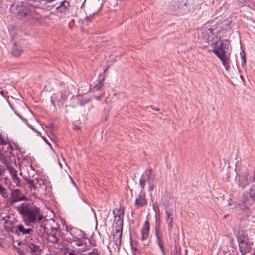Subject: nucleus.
I'll use <instances>...</instances> for the list:
<instances>
[{
    "mask_svg": "<svg viewBox=\"0 0 255 255\" xmlns=\"http://www.w3.org/2000/svg\"><path fill=\"white\" fill-rule=\"evenodd\" d=\"M16 208L27 226L34 223L37 220L41 221L43 219V217L39 214V209L30 202H24L17 206Z\"/></svg>",
    "mask_w": 255,
    "mask_h": 255,
    "instance_id": "nucleus-1",
    "label": "nucleus"
},
{
    "mask_svg": "<svg viewBox=\"0 0 255 255\" xmlns=\"http://www.w3.org/2000/svg\"><path fill=\"white\" fill-rule=\"evenodd\" d=\"M68 232L71 236L67 239L71 247V249H68L69 251L84 252L88 250V246L86 242L87 238L84 232L77 228H71Z\"/></svg>",
    "mask_w": 255,
    "mask_h": 255,
    "instance_id": "nucleus-2",
    "label": "nucleus"
},
{
    "mask_svg": "<svg viewBox=\"0 0 255 255\" xmlns=\"http://www.w3.org/2000/svg\"><path fill=\"white\" fill-rule=\"evenodd\" d=\"M214 46L213 52L221 59L225 68L227 70L229 68V57L231 51L229 41L227 40L217 41Z\"/></svg>",
    "mask_w": 255,
    "mask_h": 255,
    "instance_id": "nucleus-3",
    "label": "nucleus"
},
{
    "mask_svg": "<svg viewBox=\"0 0 255 255\" xmlns=\"http://www.w3.org/2000/svg\"><path fill=\"white\" fill-rule=\"evenodd\" d=\"M124 213V209L123 207L115 208L113 211L114 216V223L115 224L114 238V242L117 246H120L121 243Z\"/></svg>",
    "mask_w": 255,
    "mask_h": 255,
    "instance_id": "nucleus-4",
    "label": "nucleus"
},
{
    "mask_svg": "<svg viewBox=\"0 0 255 255\" xmlns=\"http://www.w3.org/2000/svg\"><path fill=\"white\" fill-rule=\"evenodd\" d=\"M41 242L35 236H28L25 240V250L30 255H41Z\"/></svg>",
    "mask_w": 255,
    "mask_h": 255,
    "instance_id": "nucleus-5",
    "label": "nucleus"
},
{
    "mask_svg": "<svg viewBox=\"0 0 255 255\" xmlns=\"http://www.w3.org/2000/svg\"><path fill=\"white\" fill-rule=\"evenodd\" d=\"M192 0H173L170 4V9L183 14L189 11L192 4Z\"/></svg>",
    "mask_w": 255,
    "mask_h": 255,
    "instance_id": "nucleus-6",
    "label": "nucleus"
},
{
    "mask_svg": "<svg viewBox=\"0 0 255 255\" xmlns=\"http://www.w3.org/2000/svg\"><path fill=\"white\" fill-rule=\"evenodd\" d=\"M160 223L156 222L155 235L157 239V243L159 246L163 255H166L164 245L168 243V240L163 233L159 230Z\"/></svg>",
    "mask_w": 255,
    "mask_h": 255,
    "instance_id": "nucleus-7",
    "label": "nucleus"
},
{
    "mask_svg": "<svg viewBox=\"0 0 255 255\" xmlns=\"http://www.w3.org/2000/svg\"><path fill=\"white\" fill-rule=\"evenodd\" d=\"M217 32V30L214 31V29L213 28L205 29L202 32L203 40L206 43L214 45L216 42V39H217V37L216 34Z\"/></svg>",
    "mask_w": 255,
    "mask_h": 255,
    "instance_id": "nucleus-8",
    "label": "nucleus"
},
{
    "mask_svg": "<svg viewBox=\"0 0 255 255\" xmlns=\"http://www.w3.org/2000/svg\"><path fill=\"white\" fill-rule=\"evenodd\" d=\"M26 183L28 184L31 190L33 189L34 191H44L46 190V185L42 179H26Z\"/></svg>",
    "mask_w": 255,
    "mask_h": 255,
    "instance_id": "nucleus-9",
    "label": "nucleus"
},
{
    "mask_svg": "<svg viewBox=\"0 0 255 255\" xmlns=\"http://www.w3.org/2000/svg\"><path fill=\"white\" fill-rule=\"evenodd\" d=\"M251 245L247 236L242 235L240 236V252L242 255L250 251Z\"/></svg>",
    "mask_w": 255,
    "mask_h": 255,
    "instance_id": "nucleus-10",
    "label": "nucleus"
},
{
    "mask_svg": "<svg viewBox=\"0 0 255 255\" xmlns=\"http://www.w3.org/2000/svg\"><path fill=\"white\" fill-rule=\"evenodd\" d=\"M26 197L19 190L15 189L11 194V196L9 198L10 204L13 206L15 202L23 201L26 200Z\"/></svg>",
    "mask_w": 255,
    "mask_h": 255,
    "instance_id": "nucleus-11",
    "label": "nucleus"
},
{
    "mask_svg": "<svg viewBox=\"0 0 255 255\" xmlns=\"http://www.w3.org/2000/svg\"><path fill=\"white\" fill-rule=\"evenodd\" d=\"M253 201H255V189H250L249 194L244 195L243 203L245 204V207L248 208V206L250 205Z\"/></svg>",
    "mask_w": 255,
    "mask_h": 255,
    "instance_id": "nucleus-12",
    "label": "nucleus"
},
{
    "mask_svg": "<svg viewBox=\"0 0 255 255\" xmlns=\"http://www.w3.org/2000/svg\"><path fill=\"white\" fill-rule=\"evenodd\" d=\"M173 211L171 209L165 210V221L168 224V230L169 232L172 231L173 226Z\"/></svg>",
    "mask_w": 255,
    "mask_h": 255,
    "instance_id": "nucleus-13",
    "label": "nucleus"
},
{
    "mask_svg": "<svg viewBox=\"0 0 255 255\" xmlns=\"http://www.w3.org/2000/svg\"><path fill=\"white\" fill-rule=\"evenodd\" d=\"M16 232L15 233V234H18L19 235H25V237L27 238L28 237L27 235H31V233L33 232V230L29 228H26L24 225L19 224L16 226Z\"/></svg>",
    "mask_w": 255,
    "mask_h": 255,
    "instance_id": "nucleus-14",
    "label": "nucleus"
},
{
    "mask_svg": "<svg viewBox=\"0 0 255 255\" xmlns=\"http://www.w3.org/2000/svg\"><path fill=\"white\" fill-rule=\"evenodd\" d=\"M3 227L5 230L7 232H11L13 233H15L16 231V224L12 221L8 219H4Z\"/></svg>",
    "mask_w": 255,
    "mask_h": 255,
    "instance_id": "nucleus-15",
    "label": "nucleus"
},
{
    "mask_svg": "<svg viewBox=\"0 0 255 255\" xmlns=\"http://www.w3.org/2000/svg\"><path fill=\"white\" fill-rule=\"evenodd\" d=\"M135 205L138 206V207H142L147 205V202L145 199V193L140 192L137 198L135 200Z\"/></svg>",
    "mask_w": 255,
    "mask_h": 255,
    "instance_id": "nucleus-16",
    "label": "nucleus"
},
{
    "mask_svg": "<svg viewBox=\"0 0 255 255\" xmlns=\"http://www.w3.org/2000/svg\"><path fill=\"white\" fill-rule=\"evenodd\" d=\"M149 229L150 227L149 222L148 221H146L141 230V240L142 241L146 240L148 238Z\"/></svg>",
    "mask_w": 255,
    "mask_h": 255,
    "instance_id": "nucleus-17",
    "label": "nucleus"
},
{
    "mask_svg": "<svg viewBox=\"0 0 255 255\" xmlns=\"http://www.w3.org/2000/svg\"><path fill=\"white\" fill-rule=\"evenodd\" d=\"M17 13L21 17H25L30 13V10L29 8L25 6H21L17 9Z\"/></svg>",
    "mask_w": 255,
    "mask_h": 255,
    "instance_id": "nucleus-18",
    "label": "nucleus"
},
{
    "mask_svg": "<svg viewBox=\"0 0 255 255\" xmlns=\"http://www.w3.org/2000/svg\"><path fill=\"white\" fill-rule=\"evenodd\" d=\"M22 49L20 45L13 43L12 47L11 54L15 57L19 56L22 53Z\"/></svg>",
    "mask_w": 255,
    "mask_h": 255,
    "instance_id": "nucleus-19",
    "label": "nucleus"
},
{
    "mask_svg": "<svg viewBox=\"0 0 255 255\" xmlns=\"http://www.w3.org/2000/svg\"><path fill=\"white\" fill-rule=\"evenodd\" d=\"M69 6V2L65 1L62 2L61 4L57 7V9L61 12H65L68 10V8Z\"/></svg>",
    "mask_w": 255,
    "mask_h": 255,
    "instance_id": "nucleus-20",
    "label": "nucleus"
},
{
    "mask_svg": "<svg viewBox=\"0 0 255 255\" xmlns=\"http://www.w3.org/2000/svg\"><path fill=\"white\" fill-rule=\"evenodd\" d=\"M48 240L52 243H56L58 242V238L56 234L49 233L48 235Z\"/></svg>",
    "mask_w": 255,
    "mask_h": 255,
    "instance_id": "nucleus-21",
    "label": "nucleus"
},
{
    "mask_svg": "<svg viewBox=\"0 0 255 255\" xmlns=\"http://www.w3.org/2000/svg\"><path fill=\"white\" fill-rule=\"evenodd\" d=\"M8 170L14 182H16L15 180H18V178L17 175V171L14 168L9 167L8 168Z\"/></svg>",
    "mask_w": 255,
    "mask_h": 255,
    "instance_id": "nucleus-22",
    "label": "nucleus"
},
{
    "mask_svg": "<svg viewBox=\"0 0 255 255\" xmlns=\"http://www.w3.org/2000/svg\"><path fill=\"white\" fill-rule=\"evenodd\" d=\"M242 186L244 187L245 186L247 185L249 182L250 180L248 179V174L246 173L244 175H243L242 177Z\"/></svg>",
    "mask_w": 255,
    "mask_h": 255,
    "instance_id": "nucleus-23",
    "label": "nucleus"
},
{
    "mask_svg": "<svg viewBox=\"0 0 255 255\" xmlns=\"http://www.w3.org/2000/svg\"><path fill=\"white\" fill-rule=\"evenodd\" d=\"M0 195H1L3 198H6L8 196V193L7 190L2 186L0 183Z\"/></svg>",
    "mask_w": 255,
    "mask_h": 255,
    "instance_id": "nucleus-24",
    "label": "nucleus"
},
{
    "mask_svg": "<svg viewBox=\"0 0 255 255\" xmlns=\"http://www.w3.org/2000/svg\"><path fill=\"white\" fill-rule=\"evenodd\" d=\"M37 231H39V234H43L45 232V227L44 225L42 224L40 222H38V226H36Z\"/></svg>",
    "mask_w": 255,
    "mask_h": 255,
    "instance_id": "nucleus-25",
    "label": "nucleus"
},
{
    "mask_svg": "<svg viewBox=\"0 0 255 255\" xmlns=\"http://www.w3.org/2000/svg\"><path fill=\"white\" fill-rule=\"evenodd\" d=\"M240 56H241V61H242V66L243 68H245L246 61V59H245V52L243 50H242L240 51Z\"/></svg>",
    "mask_w": 255,
    "mask_h": 255,
    "instance_id": "nucleus-26",
    "label": "nucleus"
},
{
    "mask_svg": "<svg viewBox=\"0 0 255 255\" xmlns=\"http://www.w3.org/2000/svg\"><path fill=\"white\" fill-rule=\"evenodd\" d=\"M9 140L6 137H4L2 135L0 134V145H6L8 143Z\"/></svg>",
    "mask_w": 255,
    "mask_h": 255,
    "instance_id": "nucleus-27",
    "label": "nucleus"
},
{
    "mask_svg": "<svg viewBox=\"0 0 255 255\" xmlns=\"http://www.w3.org/2000/svg\"><path fill=\"white\" fill-rule=\"evenodd\" d=\"M145 175L147 176V179L148 180H150L151 179H153L154 177V176L152 175V170L151 169H148L146 170L145 172Z\"/></svg>",
    "mask_w": 255,
    "mask_h": 255,
    "instance_id": "nucleus-28",
    "label": "nucleus"
},
{
    "mask_svg": "<svg viewBox=\"0 0 255 255\" xmlns=\"http://www.w3.org/2000/svg\"><path fill=\"white\" fill-rule=\"evenodd\" d=\"M146 178L145 175H142L140 179V185L142 189L144 188Z\"/></svg>",
    "mask_w": 255,
    "mask_h": 255,
    "instance_id": "nucleus-29",
    "label": "nucleus"
},
{
    "mask_svg": "<svg viewBox=\"0 0 255 255\" xmlns=\"http://www.w3.org/2000/svg\"><path fill=\"white\" fill-rule=\"evenodd\" d=\"M87 255H100V253L97 249H93Z\"/></svg>",
    "mask_w": 255,
    "mask_h": 255,
    "instance_id": "nucleus-30",
    "label": "nucleus"
},
{
    "mask_svg": "<svg viewBox=\"0 0 255 255\" xmlns=\"http://www.w3.org/2000/svg\"><path fill=\"white\" fill-rule=\"evenodd\" d=\"M131 247L132 249L134 250V251L138 250L137 245V241H132L131 243Z\"/></svg>",
    "mask_w": 255,
    "mask_h": 255,
    "instance_id": "nucleus-31",
    "label": "nucleus"
},
{
    "mask_svg": "<svg viewBox=\"0 0 255 255\" xmlns=\"http://www.w3.org/2000/svg\"><path fill=\"white\" fill-rule=\"evenodd\" d=\"M6 145H7V151L9 152V154L11 153V151L13 150L12 146L10 143L9 141H8V143L6 144Z\"/></svg>",
    "mask_w": 255,
    "mask_h": 255,
    "instance_id": "nucleus-32",
    "label": "nucleus"
},
{
    "mask_svg": "<svg viewBox=\"0 0 255 255\" xmlns=\"http://www.w3.org/2000/svg\"><path fill=\"white\" fill-rule=\"evenodd\" d=\"M5 171V169L4 167L2 165L0 164V176L3 175Z\"/></svg>",
    "mask_w": 255,
    "mask_h": 255,
    "instance_id": "nucleus-33",
    "label": "nucleus"
},
{
    "mask_svg": "<svg viewBox=\"0 0 255 255\" xmlns=\"http://www.w3.org/2000/svg\"><path fill=\"white\" fill-rule=\"evenodd\" d=\"M82 252L74 251V250H70L68 252L67 255H77V254L80 253Z\"/></svg>",
    "mask_w": 255,
    "mask_h": 255,
    "instance_id": "nucleus-34",
    "label": "nucleus"
},
{
    "mask_svg": "<svg viewBox=\"0 0 255 255\" xmlns=\"http://www.w3.org/2000/svg\"><path fill=\"white\" fill-rule=\"evenodd\" d=\"M67 99V94L65 93H61L60 96V99L62 101H65Z\"/></svg>",
    "mask_w": 255,
    "mask_h": 255,
    "instance_id": "nucleus-35",
    "label": "nucleus"
},
{
    "mask_svg": "<svg viewBox=\"0 0 255 255\" xmlns=\"http://www.w3.org/2000/svg\"><path fill=\"white\" fill-rule=\"evenodd\" d=\"M155 187V185L153 183H150L149 185V190L150 191H152L153 190Z\"/></svg>",
    "mask_w": 255,
    "mask_h": 255,
    "instance_id": "nucleus-36",
    "label": "nucleus"
},
{
    "mask_svg": "<svg viewBox=\"0 0 255 255\" xmlns=\"http://www.w3.org/2000/svg\"><path fill=\"white\" fill-rule=\"evenodd\" d=\"M16 250L19 255H24V252L19 248H16Z\"/></svg>",
    "mask_w": 255,
    "mask_h": 255,
    "instance_id": "nucleus-37",
    "label": "nucleus"
},
{
    "mask_svg": "<svg viewBox=\"0 0 255 255\" xmlns=\"http://www.w3.org/2000/svg\"><path fill=\"white\" fill-rule=\"evenodd\" d=\"M11 29H10V28L9 27L8 30H9V31L10 33V34L11 35H12V31H13V32H14L15 30H16V28L15 27H11Z\"/></svg>",
    "mask_w": 255,
    "mask_h": 255,
    "instance_id": "nucleus-38",
    "label": "nucleus"
},
{
    "mask_svg": "<svg viewBox=\"0 0 255 255\" xmlns=\"http://www.w3.org/2000/svg\"><path fill=\"white\" fill-rule=\"evenodd\" d=\"M21 244V242L18 241H14L13 242V246L16 248V245H20Z\"/></svg>",
    "mask_w": 255,
    "mask_h": 255,
    "instance_id": "nucleus-39",
    "label": "nucleus"
},
{
    "mask_svg": "<svg viewBox=\"0 0 255 255\" xmlns=\"http://www.w3.org/2000/svg\"><path fill=\"white\" fill-rule=\"evenodd\" d=\"M150 107L155 111H158L159 110L158 108H155L153 106H151Z\"/></svg>",
    "mask_w": 255,
    "mask_h": 255,
    "instance_id": "nucleus-40",
    "label": "nucleus"
},
{
    "mask_svg": "<svg viewBox=\"0 0 255 255\" xmlns=\"http://www.w3.org/2000/svg\"><path fill=\"white\" fill-rule=\"evenodd\" d=\"M74 129H80V127L79 126L75 125L74 127Z\"/></svg>",
    "mask_w": 255,
    "mask_h": 255,
    "instance_id": "nucleus-41",
    "label": "nucleus"
},
{
    "mask_svg": "<svg viewBox=\"0 0 255 255\" xmlns=\"http://www.w3.org/2000/svg\"><path fill=\"white\" fill-rule=\"evenodd\" d=\"M2 162H3V163H4V164H6V160H5V159H2Z\"/></svg>",
    "mask_w": 255,
    "mask_h": 255,
    "instance_id": "nucleus-42",
    "label": "nucleus"
},
{
    "mask_svg": "<svg viewBox=\"0 0 255 255\" xmlns=\"http://www.w3.org/2000/svg\"><path fill=\"white\" fill-rule=\"evenodd\" d=\"M253 181H255V172L254 173V177L253 178Z\"/></svg>",
    "mask_w": 255,
    "mask_h": 255,
    "instance_id": "nucleus-43",
    "label": "nucleus"
},
{
    "mask_svg": "<svg viewBox=\"0 0 255 255\" xmlns=\"http://www.w3.org/2000/svg\"><path fill=\"white\" fill-rule=\"evenodd\" d=\"M250 0H243V2H246L247 1H249Z\"/></svg>",
    "mask_w": 255,
    "mask_h": 255,
    "instance_id": "nucleus-44",
    "label": "nucleus"
},
{
    "mask_svg": "<svg viewBox=\"0 0 255 255\" xmlns=\"http://www.w3.org/2000/svg\"><path fill=\"white\" fill-rule=\"evenodd\" d=\"M16 182H14L15 183L19 182V179L18 180H15Z\"/></svg>",
    "mask_w": 255,
    "mask_h": 255,
    "instance_id": "nucleus-45",
    "label": "nucleus"
},
{
    "mask_svg": "<svg viewBox=\"0 0 255 255\" xmlns=\"http://www.w3.org/2000/svg\"><path fill=\"white\" fill-rule=\"evenodd\" d=\"M240 78H241V79L243 80L242 76L240 75Z\"/></svg>",
    "mask_w": 255,
    "mask_h": 255,
    "instance_id": "nucleus-46",
    "label": "nucleus"
},
{
    "mask_svg": "<svg viewBox=\"0 0 255 255\" xmlns=\"http://www.w3.org/2000/svg\"><path fill=\"white\" fill-rule=\"evenodd\" d=\"M237 239L238 240V241H239V238H238V237H237Z\"/></svg>",
    "mask_w": 255,
    "mask_h": 255,
    "instance_id": "nucleus-47",
    "label": "nucleus"
},
{
    "mask_svg": "<svg viewBox=\"0 0 255 255\" xmlns=\"http://www.w3.org/2000/svg\"><path fill=\"white\" fill-rule=\"evenodd\" d=\"M1 93L2 94H3V91H1Z\"/></svg>",
    "mask_w": 255,
    "mask_h": 255,
    "instance_id": "nucleus-48",
    "label": "nucleus"
},
{
    "mask_svg": "<svg viewBox=\"0 0 255 255\" xmlns=\"http://www.w3.org/2000/svg\"><path fill=\"white\" fill-rule=\"evenodd\" d=\"M72 182L75 184V183H74V181H73V180H72Z\"/></svg>",
    "mask_w": 255,
    "mask_h": 255,
    "instance_id": "nucleus-49",
    "label": "nucleus"
}]
</instances>
